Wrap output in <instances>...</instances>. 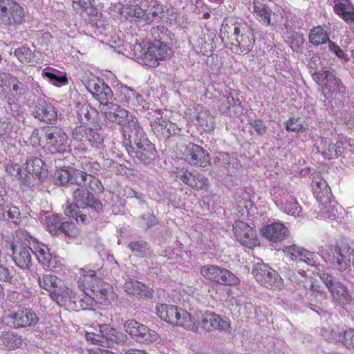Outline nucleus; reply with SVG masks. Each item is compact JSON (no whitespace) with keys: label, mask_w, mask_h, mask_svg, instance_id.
I'll list each match as a JSON object with an SVG mask.
<instances>
[{"label":"nucleus","mask_w":354,"mask_h":354,"mask_svg":"<svg viewBox=\"0 0 354 354\" xmlns=\"http://www.w3.org/2000/svg\"><path fill=\"white\" fill-rule=\"evenodd\" d=\"M153 41H142L129 44L127 56L135 59L140 64L149 68H157L160 62L170 58L171 48L169 46L171 32L165 26L152 27L150 30Z\"/></svg>","instance_id":"f257e3e1"},{"label":"nucleus","mask_w":354,"mask_h":354,"mask_svg":"<svg viewBox=\"0 0 354 354\" xmlns=\"http://www.w3.org/2000/svg\"><path fill=\"white\" fill-rule=\"evenodd\" d=\"M77 115L80 124L73 129V138L83 144L88 143L94 149H103L104 137L99 132L101 127L99 125V128L91 127L96 122L97 111L88 104H78Z\"/></svg>","instance_id":"f03ea898"},{"label":"nucleus","mask_w":354,"mask_h":354,"mask_svg":"<svg viewBox=\"0 0 354 354\" xmlns=\"http://www.w3.org/2000/svg\"><path fill=\"white\" fill-rule=\"evenodd\" d=\"M55 179L60 185H74L77 188H89L94 193L103 192L100 180L94 175L74 167H61L55 172Z\"/></svg>","instance_id":"7ed1b4c3"},{"label":"nucleus","mask_w":354,"mask_h":354,"mask_svg":"<svg viewBox=\"0 0 354 354\" xmlns=\"http://www.w3.org/2000/svg\"><path fill=\"white\" fill-rule=\"evenodd\" d=\"M68 137L66 133L57 127H47L34 129L30 140L34 145L41 147L51 153H60L66 150Z\"/></svg>","instance_id":"20e7f679"},{"label":"nucleus","mask_w":354,"mask_h":354,"mask_svg":"<svg viewBox=\"0 0 354 354\" xmlns=\"http://www.w3.org/2000/svg\"><path fill=\"white\" fill-rule=\"evenodd\" d=\"M223 33L232 34L235 43L232 44V50L236 54H248L255 42L253 30L245 21H235L225 19L222 24Z\"/></svg>","instance_id":"39448f33"},{"label":"nucleus","mask_w":354,"mask_h":354,"mask_svg":"<svg viewBox=\"0 0 354 354\" xmlns=\"http://www.w3.org/2000/svg\"><path fill=\"white\" fill-rule=\"evenodd\" d=\"M156 310L157 315L164 322L192 332H198L196 318L185 309L172 304H159Z\"/></svg>","instance_id":"423d86ee"},{"label":"nucleus","mask_w":354,"mask_h":354,"mask_svg":"<svg viewBox=\"0 0 354 354\" xmlns=\"http://www.w3.org/2000/svg\"><path fill=\"white\" fill-rule=\"evenodd\" d=\"M116 298L113 286L102 281L101 279L91 286V289L86 294L77 295L75 292L73 302L83 310L89 308L93 301L100 304L106 305Z\"/></svg>","instance_id":"0eeeda50"},{"label":"nucleus","mask_w":354,"mask_h":354,"mask_svg":"<svg viewBox=\"0 0 354 354\" xmlns=\"http://www.w3.org/2000/svg\"><path fill=\"white\" fill-rule=\"evenodd\" d=\"M37 281L39 287L50 293L53 300L59 298H68L73 302L75 291L65 285L61 284V279L51 274H45L39 276Z\"/></svg>","instance_id":"6e6552de"},{"label":"nucleus","mask_w":354,"mask_h":354,"mask_svg":"<svg viewBox=\"0 0 354 354\" xmlns=\"http://www.w3.org/2000/svg\"><path fill=\"white\" fill-rule=\"evenodd\" d=\"M28 92L27 85L10 74L0 76V94L6 100H24Z\"/></svg>","instance_id":"1a4fd4ad"},{"label":"nucleus","mask_w":354,"mask_h":354,"mask_svg":"<svg viewBox=\"0 0 354 354\" xmlns=\"http://www.w3.org/2000/svg\"><path fill=\"white\" fill-rule=\"evenodd\" d=\"M178 157L192 166L206 167L210 164L208 152L201 146L189 142L181 145L177 151Z\"/></svg>","instance_id":"9d476101"},{"label":"nucleus","mask_w":354,"mask_h":354,"mask_svg":"<svg viewBox=\"0 0 354 354\" xmlns=\"http://www.w3.org/2000/svg\"><path fill=\"white\" fill-rule=\"evenodd\" d=\"M201 274L207 280L226 286H235L239 284V279L229 270L218 265L207 264L201 267Z\"/></svg>","instance_id":"9b49d317"},{"label":"nucleus","mask_w":354,"mask_h":354,"mask_svg":"<svg viewBox=\"0 0 354 354\" xmlns=\"http://www.w3.org/2000/svg\"><path fill=\"white\" fill-rule=\"evenodd\" d=\"M186 119L192 122L199 131H211L214 130L215 122L213 115L201 104H193L185 111Z\"/></svg>","instance_id":"f8f14e48"},{"label":"nucleus","mask_w":354,"mask_h":354,"mask_svg":"<svg viewBox=\"0 0 354 354\" xmlns=\"http://www.w3.org/2000/svg\"><path fill=\"white\" fill-rule=\"evenodd\" d=\"M252 274L258 283L267 288L281 290L283 288V280L280 274L266 264H255L252 268Z\"/></svg>","instance_id":"ddd939ff"},{"label":"nucleus","mask_w":354,"mask_h":354,"mask_svg":"<svg viewBox=\"0 0 354 354\" xmlns=\"http://www.w3.org/2000/svg\"><path fill=\"white\" fill-rule=\"evenodd\" d=\"M350 247L343 241H336L335 245H330L325 253L326 261L328 262L333 269L345 271L350 267V255L348 254Z\"/></svg>","instance_id":"4468645a"},{"label":"nucleus","mask_w":354,"mask_h":354,"mask_svg":"<svg viewBox=\"0 0 354 354\" xmlns=\"http://www.w3.org/2000/svg\"><path fill=\"white\" fill-rule=\"evenodd\" d=\"M196 320L198 328L200 327L205 332L214 330L226 331L230 328V321L226 317H222L215 312L205 310L196 313Z\"/></svg>","instance_id":"2eb2a0df"},{"label":"nucleus","mask_w":354,"mask_h":354,"mask_svg":"<svg viewBox=\"0 0 354 354\" xmlns=\"http://www.w3.org/2000/svg\"><path fill=\"white\" fill-rule=\"evenodd\" d=\"M150 127L153 133L158 139H166L171 136L180 134L181 128L176 123L172 122L162 113L150 118Z\"/></svg>","instance_id":"dca6fc26"},{"label":"nucleus","mask_w":354,"mask_h":354,"mask_svg":"<svg viewBox=\"0 0 354 354\" xmlns=\"http://www.w3.org/2000/svg\"><path fill=\"white\" fill-rule=\"evenodd\" d=\"M322 280L331 295L333 302L336 305L344 306L351 302L352 294L341 281L326 274H323Z\"/></svg>","instance_id":"f3484780"},{"label":"nucleus","mask_w":354,"mask_h":354,"mask_svg":"<svg viewBox=\"0 0 354 354\" xmlns=\"http://www.w3.org/2000/svg\"><path fill=\"white\" fill-rule=\"evenodd\" d=\"M122 134L127 148L133 145L139 146L146 140H149L145 131L134 115L122 127Z\"/></svg>","instance_id":"a211bd4d"},{"label":"nucleus","mask_w":354,"mask_h":354,"mask_svg":"<svg viewBox=\"0 0 354 354\" xmlns=\"http://www.w3.org/2000/svg\"><path fill=\"white\" fill-rule=\"evenodd\" d=\"M7 318L15 328L35 325L38 322L37 315L30 308L21 305L10 310Z\"/></svg>","instance_id":"6ab92c4d"},{"label":"nucleus","mask_w":354,"mask_h":354,"mask_svg":"<svg viewBox=\"0 0 354 354\" xmlns=\"http://www.w3.org/2000/svg\"><path fill=\"white\" fill-rule=\"evenodd\" d=\"M232 230L236 241L243 246L252 249L260 245L255 230L245 222L236 221Z\"/></svg>","instance_id":"aec40b11"},{"label":"nucleus","mask_w":354,"mask_h":354,"mask_svg":"<svg viewBox=\"0 0 354 354\" xmlns=\"http://www.w3.org/2000/svg\"><path fill=\"white\" fill-rule=\"evenodd\" d=\"M124 328L128 334L143 344L153 343L156 342L159 337L155 330L133 319L126 321Z\"/></svg>","instance_id":"412c9836"},{"label":"nucleus","mask_w":354,"mask_h":354,"mask_svg":"<svg viewBox=\"0 0 354 354\" xmlns=\"http://www.w3.org/2000/svg\"><path fill=\"white\" fill-rule=\"evenodd\" d=\"M99 109L106 119L122 127L133 116L119 105L109 102L99 106Z\"/></svg>","instance_id":"4be33fe9"},{"label":"nucleus","mask_w":354,"mask_h":354,"mask_svg":"<svg viewBox=\"0 0 354 354\" xmlns=\"http://www.w3.org/2000/svg\"><path fill=\"white\" fill-rule=\"evenodd\" d=\"M89 188H76L73 192V203L82 209L89 207L97 212L102 209V203L88 191Z\"/></svg>","instance_id":"5701e85b"},{"label":"nucleus","mask_w":354,"mask_h":354,"mask_svg":"<svg viewBox=\"0 0 354 354\" xmlns=\"http://www.w3.org/2000/svg\"><path fill=\"white\" fill-rule=\"evenodd\" d=\"M6 243L10 245L16 266L23 270L30 269L32 263L30 253L31 249L19 241H13L10 243L6 242Z\"/></svg>","instance_id":"b1692460"},{"label":"nucleus","mask_w":354,"mask_h":354,"mask_svg":"<svg viewBox=\"0 0 354 354\" xmlns=\"http://www.w3.org/2000/svg\"><path fill=\"white\" fill-rule=\"evenodd\" d=\"M144 24L150 25L164 15V6L158 0H142Z\"/></svg>","instance_id":"393cba45"},{"label":"nucleus","mask_w":354,"mask_h":354,"mask_svg":"<svg viewBox=\"0 0 354 354\" xmlns=\"http://www.w3.org/2000/svg\"><path fill=\"white\" fill-rule=\"evenodd\" d=\"M136 147L127 148L128 153L130 156L134 154L138 160L144 163L149 164L157 157L155 145L149 140Z\"/></svg>","instance_id":"a878e982"},{"label":"nucleus","mask_w":354,"mask_h":354,"mask_svg":"<svg viewBox=\"0 0 354 354\" xmlns=\"http://www.w3.org/2000/svg\"><path fill=\"white\" fill-rule=\"evenodd\" d=\"M260 232L263 237L274 243L282 241L289 234L288 228L281 222H274L264 225Z\"/></svg>","instance_id":"bb28decb"},{"label":"nucleus","mask_w":354,"mask_h":354,"mask_svg":"<svg viewBox=\"0 0 354 354\" xmlns=\"http://www.w3.org/2000/svg\"><path fill=\"white\" fill-rule=\"evenodd\" d=\"M100 279L97 276L95 270L86 267L77 269L75 273L77 286L82 291L81 294H86L91 289V286L96 283Z\"/></svg>","instance_id":"cd10ccee"},{"label":"nucleus","mask_w":354,"mask_h":354,"mask_svg":"<svg viewBox=\"0 0 354 354\" xmlns=\"http://www.w3.org/2000/svg\"><path fill=\"white\" fill-rule=\"evenodd\" d=\"M26 13L23 6L13 0L6 16L1 21L4 25L15 28L23 24L25 21Z\"/></svg>","instance_id":"c85d7f7f"},{"label":"nucleus","mask_w":354,"mask_h":354,"mask_svg":"<svg viewBox=\"0 0 354 354\" xmlns=\"http://www.w3.org/2000/svg\"><path fill=\"white\" fill-rule=\"evenodd\" d=\"M100 333L102 340L103 347H112L115 344L124 340L126 335L118 331L109 324L100 325Z\"/></svg>","instance_id":"c756f323"},{"label":"nucleus","mask_w":354,"mask_h":354,"mask_svg":"<svg viewBox=\"0 0 354 354\" xmlns=\"http://www.w3.org/2000/svg\"><path fill=\"white\" fill-rule=\"evenodd\" d=\"M283 252L289 259L292 261L298 259L310 265L315 262V254L313 252L300 248L296 244L285 246Z\"/></svg>","instance_id":"7c9ffc66"},{"label":"nucleus","mask_w":354,"mask_h":354,"mask_svg":"<svg viewBox=\"0 0 354 354\" xmlns=\"http://www.w3.org/2000/svg\"><path fill=\"white\" fill-rule=\"evenodd\" d=\"M252 13L262 25H270L272 10L265 3V0H252Z\"/></svg>","instance_id":"2f4dec72"},{"label":"nucleus","mask_w":354,"mask_h":354,"mask_svg":"<svg viewBox=\"0 0 354 354\" xmlns=\"http://www.w3.org/2000/svg\"><path fill=\"white\" fill-rule=\"evenodd\" d=\"M34 114L40 121L49 124L56 121L57 118L55 107L46 101L40 102L35 106Z\"/></svg>","instance_id":"473e14b6"},{"label":"nucleus","mask_w":354,"mask_h":354,"mask_svg":"<svg viewBox=\"0 0 354 354\" xmlns=\"http://www.w3.org/2000/svg\"><path fill=\"white\" fill-rule=\"evenodd\" d=\"M125 292L138 298H151L153 295V290L145 284L136 280H127L124 284Z\"/></svg>","instance_id":"72a5a7b5"},{"label":"nucleus","mask_w":354,"mask_h":354,"mask_svg":"<svg viewBox=\"0 0 354 354\" xmlns=\"http://www.w3.org/2000/svg\"><path fill=\"white\" fill-rule=\"evenodd\" d=\"M142 0L138 3H127L122 6L121 15L127 21L134 23H143L144 15Z\"/></svg>","instance_id":"f704fd0d"},{"label":"nucleus","mask_w":354,"mask_h":354,"mask_svg":"<svg viewBox=\"0 0 354 354\" xmlns=\"http://www.w3.org/2000/svg\"><path fill=\"white\" fill-rule=\"evenodd\" d=\"M323 93L326 97H331L333 95H339L345 97L346 88L339 79H337L335 75L329 76V80L325 82L322 87Z\"/></svg>","instance_id":"c9c22d12"},{"label":"nucleus","mask_w":354,"mask_h":354,"mask_svg":"<svg viewBox=\"0 0 354 354\" xmlns=\"http://www.w3.org/2000/svg\"><path fill=\"white\" fill-rule=\"evenodd\" d=\"M44 162L40 157L32 154L28 156L26 170L29 174L40 179L44 173Z\"/></svg>","instance_id":"e433bc0d"},{"label":"nucleus","mask_w":354,"mask_h":354,"mask_svg":"<svg viewBox=\"0 0 354 354\" xmlns=\"http://www.w3.org/2000/svg\"><path fill=\"white\" fill-rule=\"evenodd\" d=\"M315 146L326 159L332 160L337 158V152L334 149V144L330 139L320 138L317 140Z\"/></svg>","instance_id":"4c0bfd02"},{"label":"nucleus","mask_w":354,"mask_h":354,"mask_svg":"<svg viewBox=\"0 0 354 354\" xmlns=\"http://www.w3.org/2000/svg\"><path fill=\"white\" fill-rule=\"evenodd\" d=\"M329 34L330 32L328 30H325L322 26H315L310 30L309 42L314 46L328 43L330 41Z\"/></svg>","instance_id":"58836bf2"},{"label":"nucleus","mask_w":354,"mask_h":354,"mask_svg":"<svg viewBox=\"0 0 354 354\" xmlns=\"http://www.w3.org/2000/svg\"><path fill=\"white\" fill-rule=\"evenodd\" d=\"M128 248L135 257L140 259L145 258L151 253L149 244L144 240L130 241L128 244Z\"/></svg>","instance_id":"ea45409f"},{"label":"nucleus","mask_w":354,"mask_h":354,"mask_svg":"<svg viewBox=\"0 0 354 354\" xmlns=\"http://www.w3.org/2000/svg\"><path fill=\"white\" fill-rule=\"evenodd\" d=\"M2 344L8 349L19 348L22 344L21 336L12 331H6L0 337Z\"/></svg>","instance_id":"a19ab883"},{"label":"nucleus","mask_w":354,"mask_h":354,"mask_svg":"<svg viewBox=\"0 0 354 354\" xmlns=\"http://www.w3.org/2000/svg\"><path fill=\"white\" fill-rule=\"evenodd\" d=\"M79 167L86 173L97 174L101 169L100 164L97 161H94L91 158L83 156L78 160Z\"/></svg>","instance_id":"79ce46f5"},{"label":"nucleus","mask_w":354,"mask_h":354,"mask_svg":"<svg viewBox=\"0 0 354 354\" xmlns=\"http://www.w3.org/2000/svg\"><path fill=\"white\" fill-rule=\"evenodd\" d=\"M5 169L6 172L17 178V179L20 180L24 185L29 184V176L26 174H25L24 176L22 175L21 169L19 164L9 162L6 164Z\"/></svg>","instance_id":"37998d69"},{"label":"nucleus","mask_w":354,"mask_h":354,"mask_svg":"<svg viewBox=\"0 0 354 354\" xmlns=\"http://www.w3.org/2000/svg\"><path fill=\"white\" fill-rule=\"evenodd\" d=\"M15 55L23 64H27L30 66L34 64V53L28 47L21 46L17 48L15 50Z\"/></svg>","instance_id":"c03bdc74"},{"label":"nucleus","mask_w":354,"mask_h":354,"mask_svg":"<svg viewBox=\"0 0 354 354\" xmlns=\"http://www.w3.org/2000/svg\"><path fill=\"white\" fill-rule=\"evenodd\" d=\"M92 95L100 102V106L106 104L113 97V92L106 83Z\"/></svg>","instance_id":"a18cd8bd"},{"label":"nucleus","mask_w":354,"mask_h":354,"mask_svg":"<svg viewBox=\"0 0 354 354\" xmlns=\"http://www.w3.org/2000/svg\"><path fill=\"white\" fill-rule=\"evenodd\" d=\"M30 294L26 290H10L7 298L12 303H27L30 299Z\"/></svg>","instance_id":"49530a36"},{"label":"nucleus","mask_w":354,"mask_h":354,"mask_svg":"<svg viewBox=\"0 0 354 354\" xmlns=\"http://www.w3.org/2000/svg\"><path fill=\"white\" fill-rule=\"evenodd\" d=\"M337 340L347 348L354 351V329L349 328L339 333Z\"/></svg>","instance_id":"de8ad7c7"},{"label":"nucleus","mask_w":354,"mask_h":354,"mask_svg":"<svg viewBox=\"0 0 354 354\" xmlns=\"http://www.w3.org/2000/svg\"><path fill=\"white\" fill-rule=\"evenodd\" d=\"M61 216L59 215H51L46 217V230L53 235H59V230L61 227Z\"/></svg>","instance_id":"09e8293b"},{"label":"nucleus","mask_w":354,"mask_h":354,"mask_svg":"<svg viewBox=\"0 0 354 354\" xmlns=\"http://www.w3.org/2000/svg\"><path fill=\"white\" fill-rule=\"evenodd\" d=\"M283 209L285 212L289 215H298L301 212V207L299 206L295 198L290 196L287 201L283 204Z\"/></svg>","instance_id":"8fccbe9b"},{"label":"nucleus","mask_w":354,"mask_h":354,"mask_svg":"<svg viewBox=\"0 0 354 354\" xmlns=\"http://www.w3.org/2000/svg\"><path fill=\"white\" fill-rule=\"evenodd\" d=\"M34 254L39 263L44 266H50L52 255L46 248H39L36 249V250L34 252Z\"/></svg>","instance_id":"3c124183"},{"label":"nucleus","mask_w":354,"mask_h":354,"mask_svg":"<svg viewBox=\"0 0 354 354\" xmlns=\"http://www.w3.org/2000/svg\"><path fill=\"white\" fill-rule=\"evenodd\" d=\"M193 185H192V188L201 190V189H207L209 187V182L208 179L205 178L203 175L201 174H193L192 178Z\"/></svg>","instance_id":"603ef678"},{"label":"nucleus","mask_w":354,"mask_h":354,"mask_svg":"<svg viewBox=\"0 0 354 354\" xmlns=\"http://www.w3.org/2000/svg\"><path fill=\"white\" fill-rule=\"evenodd\" d=\"M286 129L295 133H302L306 131V128L299 121V118H290L286 123Z\"/></svg>","instance_id":"864d4df0"},{"label":"nucleus","mask_w":354,"mask_h":354,"mask_svg":"<svg viewBox=\"0 0 354 354\" xmlns=\"http://www.w3.org/2000/svg\"><path fill=\"white\" fill-rule=\"evenodd\" d=\"M21 100H15L13 102L6 100L7 104L5 106L6 111L15 118L19 120L21 113V106L19 104Z\"/></svg>","instance_id":"5fc2aeb1"},{"label":"nucleus","mask_w":354,"mask_h":354,"mask_svg":"<svg viewBox=\"0 0 354 354\" xmlns=\"http://www.w3.org/2000/svg\"><path fill=\"white\" fill-rule=\"evenodd\" d=\"M44 76L47 77L49 82L56 86L65 85L68 82L67 77L65 75H57L51 72L46 71L44 73Z\"/></svg>","instance_id":"6e6d98bb"},{"label":"nucleus","mask_w":354,"mask_h":354,"mask_svg":"<svg viewBox=\"0 0 354 354\" xmlns=\"http://www.w3.org/2000/svg\"><path fill=\"white\" fill-rule=\"evenodd\" d=\"M104 83L102 79L93 76L86 81L85 86L87 90L93 94L94 92L97 91V89H100V86H102Z\"/></svg>","instance_id":"4d7b16f0"},{"label":"nucleus","mask_w":354,"mask_h":354,"mask_svg":"<svg viewBox=\"0 0 354 354\" xmlns=\"http://www.w3.org/2000/svg\"><path fill=\"white\" fill-rule=\"evenodd\" d=\"M319 214L322 218L332 221L336 218V214L334 212V207L330 205V203L319 205Z\"/></svg>","instance_id":"13d9d810"},{"label":"nucleus","mask_w":354,"mask_h":354,"mask_svg":"<svg viewBox=\"0 0 354 354\" xmlns=\"http://www.w3.org/2000/svg\"><path fill=\"white\" fill-rule=\"evenodd\" d=\"M175 173L178 178L181 180L185 184L192 187V185H193L192 178L194 174L184 168H177Z\"/></svg>","instance_id":"bf43d9fd"},{"label":"nucleus","mask_w":354,"mask_h":354,"mask_svg":"<svg viewBox=\"0 0 354 354\" xmlns=\"http://www.w3.org/2000/svg\"><path fill=\"white\" fill-rule=\"evenodd\" d=\"M311 186L313 188V194L322 191L324 189H326L330 188L326 180L319 175L313 176Z\"/></svg>","instance_id":"052dcab7"},{"label":"nucleus","mask_w":354,"mask_h":354,"mask_svg":"<svg viewBox=\"0 0 354 354\" xmlns=\"http://www.w3.org/2000/svg\"><path fill=\"white\" fill-rule=\"evenodd\" d=\"M64 234L68 236H75L77 234L75 224L73 222H62L59 230V234Z\"/></svg>","instance_id":"680f3d73"},{"label":"nucleus","mask_w":354,"mask_h":354,"mask_svg":"<svg viewBox=\"0 0 354 354\" xmlns=\"http://www.w3.org/2000/svg\"><path fill=\"white\" fill-rule=\"evenodd\" d=\"M314 195L319 203V205L330 203V198L332 196L330 188L326 189H324L322 191L314 193Z\"/></svg>","instance_id":"e2e57ef3"},{"label":"nucleus","mask_w":354,"mask_h":354,"mask_svg":"<svg viewBox=\"0 0 354 354\" xmlns=\"http://www.w3.org/2000/svg\"><path fill=\"white\" fill-rule=\"evenodd\" d=\"M328 48L329 50L335 53L338 58L343 59L344 62H348V55L344 52L343 49L340 48V46L336 44L334 41H329Z\"/></svg>","instance_id":"0e129e2a"},{"label":"nucleus","mask_w":354,"mask_h":354,"mask_svg":"<svg viewBox=\"0 0 354 354\" xmlns=\"http://www.w3.org/2000/svg\"><path fill=\"white\" fill-rule=\"evenodd\" d=\"M249 124L254 129L257 136H263L267 131V127L261 119L252 120Z\"/></svg>","instance_id":"69168bd1"},{"label":"nucleus","mask_w":354,"mask_h":354,"mask_svg":"<svg viewBox=\"0 0 354 354\" xmlns=\"http://www.w3.org/2000/svg\"><path fill=\"white\" fill-rule=\"evenodd\" d=\"M333 75L329 71H323L315 72L313 74V79L319 84L322 85L325 84L329 80V76Z\"/></svg>","instance_id":"338daca9"},{"label":"nucleus","mask_w":354,"mask_h":354,"mask_svg":"<svg viewBox=\"0 0 354 354\" xmlns=\"http://www.w3.org/2000/svg\"><path fill=\"white\" fill-rule=\"evenodd\" d=\"M7 216L12 222L17 223L21 218V212L19 207L11 205L8 207Z\"/></svg>","instance_id":"774afa93"}]
</instances>
